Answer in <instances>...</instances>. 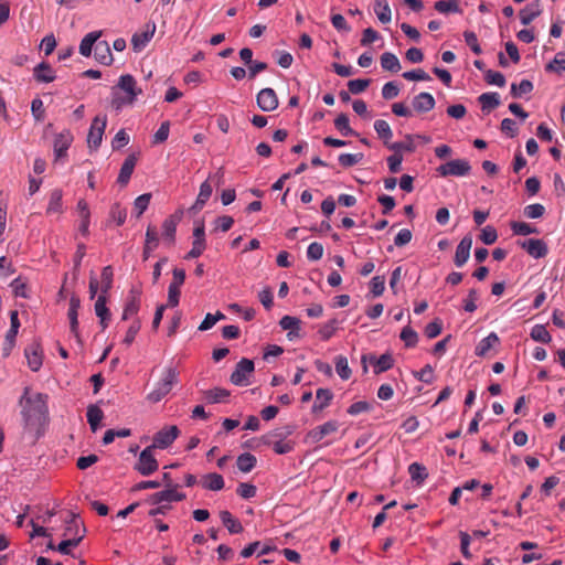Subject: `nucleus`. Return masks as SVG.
I'll list each match as a JSON object with an SVG mask.
<instances>
[{
  "mask_svg": "<svg viewBox=\"0 0 565 565\" xmlns=\"http://www.w3.org/2000/svg\"><path fill=\"white\" fill-rule=\"evenodd\" d=\"M179 435L180 430L175 425L166 426L158 433H156V435L153 436V441L149 447L152 448L153 450L166 449L174 443Z\"/></svg>",
  "mask_w": 565,
  "mask_h": 565,
  "instance_id": "obj_7",
  "label": "nucleus"
},
{
  "mask_svg": "<svg viewBox=\"0 0 565 565\" xmlns=\"http://www.w3.org/2000/svg\"><path fill=\"white\" fill-rule=\"evenodd\" d=\"M178 371L175 367H167L163 372L162 379L158 382L157 386L148 394L147 398L151 403L160 402L166 395L170 393L173 385L178 381Z\"/></svg>",
  "mask_w": 565,
  "mask_h": 565,
  "instance_id": "obj_2",
  "label": "nucleus"
},
{
  "mask_svg": "<svg viewBox=\"0 0 565 565\" xmlns=\"http://www.w3.org/2000/svg\"><path fill=\"white\" fill-rule=\"evenodd\" d=\"M370 83H371V79H369V78H366V79H361V78L351 79L348 83V88H349V92L352 93V94H360V93L364 92L369 87Z\"/></svg>",
  "mask_w": 565,
  "mask_h": 565,
  "instance_id": "obj_58",
  "label": "nucleus"
},
{
  "mask_svg": "<svg viewBox=\"0 0 565 565\" xmlns=\"http://www.w3.org/2000/svg\"><path fill=\"white\" fill-rule=\"evenodd\" d=\"M230 396V392L225 388L215 387L204 392V399L209 403H223Z\"/></svg>",
  "mask_w": 565,
  "mask_h": 565,
  "instance_id": "obj_40",
  "label": "nucleus"
},
{
  "mask_svg": "<svg viewBox=\"0 0 565 565\" xmlns=\"http://www.w3.org/2000/svg\"><path fill=\"white\" fill-rule=\"evenodd\" d=\"M408 472L412 480L417 481L418 483L423 482L428 476L426 468L417 462L409 465Z\"/></svg>",
  "mask_w": 565,
  "mask_h": 565,
  "instance_id": "obj_51",
  "label": "nucleus"
},
{
  "mask_svg": "<svg viewBox=\"0 0 565 565\" xmlns=\"http://www.w3.org/2000/svg\"><path fill=\"white\" fill-rule=\"evenodd\" d=\"M257 105L263 111H273L278 105V97L273 88H263L256 97Z\"/></svg>",
  "mask_w": 565,
  "mask_h": 565,
  "instance_id": "obj_13",
  "label": "nucleus"
},
{
  "mask_svg": "<svg viewBox=\"0 0 565 565\" xmlns=\"http://www.w3.org/2000/svg\"><path fill=\"white\" fill-rule=\"evenodd\" d=\"M486 81L490 85H497L503 87L505 85V77L502 73L489 70L484 76Z\"/></svg>",
  "mask_w": 565,
  "mask_h": 565,
  "instance_id": "obj_64",
  "label": "nucleus"
},
{
  "mask_svg": "<svg viewBox=\"0 0 565 565\" xmlns=\"http://www.w3.org/2000/svg\"><path fill=\"white\" fill-rule=\"evenodd\" d=\"M34 77L39 82L51 83L55 79V73L49 64L42 62L34 68Z\"/></svg>",
  "mask_w": 565,
  "mask_h": 565,
  "instance_id": "obj_34",
  "label": "nucleus"
},
{
  "mask_svg": "<svg viewBox=\"0 0 565 565\" xmlns=\"http://www.w3.org/2000/svg\"><path fill=\"white\" fill-rule=\"evenodd\" d=\"M185 280V271L182 268L173 269V278L168 288V303L169 307H177L179 305L181 286Z\"/></svg>",
  "mask_w": 565,
  "mask_h": 565,
  "instance_id": "obj_10",
  "label": "nucleus"
},
{
  "mask_svg": "<svg viewBox=\"0 0 565 565\" xmlns=\"http://www.w3.org/2000/svg\"><path fill=\"white\" fill-rule=\"evenodd\" d=\"M371 362L374 365L375 374L390 370L394 363L392 355L388 353L382 354L380 358L371 356Z\"/></svg>",
  "mask_w": 565,
  "mask_h": 565,
  "instance_id": "obj_37",
  "label": "nucleus"
},
{
  "mask_svg": "<svg viewBox=\"0 0 565 565\" xmlns=\"http://www.w3.org/2000/svg\"><path fill=\"white\" fill-rule=\"evenodd\" d=\"M113 285V268L110 266H106L102 270V286H100V295L107 296Z\"/></svg>",
  "mask_w": 565,
  "mask_h": 565,
  "instance_id": "obj_50",
  "label": "nucleus"
},
{
  "mask_svg": "<svg viewBox=\"0 0 565 565\" xmlns=\"http://www.w3.org/2000/svg\"><path fill=\"white\" fill-rule=\"evenodd\" d=\"M201 486L211 491H220L224 488V479L220 473H206L201 479Z\"/></svg>",
  "mask_w": 565,
  "mask_h": 565,
  "instance_id": "obj_26",
  "label": "nucleus"
},
{
  "mask_svg": "<svg viewBox=\"0 0 565 565\" xmlns=\"http://www.w3.org/2000/svg\"><path fill=\"white\" fill-rule=\"evenodd\" d=\"M542 12L541 4L539 1H533L526 4L520 11V20L524 25H529L535 18H537Z\"/></svg>",
  "mask_w": 565,
  "mask_h": 565,
  "instance_id": "obj_21",
  "label": "nucleus"
},
{
  "mask_svg": "<svg viewBox=\"0 0 565 565\" xmlns=\"http://www.w3.org/2000/svg\"><path fill=\"white\" fill-rule=\"evenodd\" d=\"M518 244L523 249H525L530 256L534 258H541L547 254V247L542 239L529 238L524 241H519Z\"/></svg>",
  "mask_w": 565,
  "mask_h": 565,
  "instance_id": "obj_14",
  "label": "nucleus"
},
{
  "mask_svg": "<svg viewBox=\"0 0 565 565\" xmlns=\"http://www.w3.org/2000/svg\"><path fill=\"white\" fill-rule=\"evenodd\" d=\"M339 428V424L338 422L335 420H329V422H326L324 424L311 429L307 437L308 439H310L312 443H319L326 436L332 434V433H335Z\"/></svg>",
  "mask_w": 565,
  "mask_h": 565,
  "instance_id": "obj_15",
  "label": "nucleus"
},
{
  "mask_svg": "<svg viewBox=\"0 0 565 565\" xmlns=\"http://www.w3.org/2000/svg\"><path fill=\"white\" fill-rule=\"evenodd\" d=\"M401 339L405 342L407 348H413L416 345L418 335L416 331H414L411 327H404L401 332Z\"/></svg>",
  "mask_w": 565,
  "mask_h": 565,
  "instance_id": "obj_56",
  "label": "nucleus"
},
{
  "mask_svg": "<svg viewBox=\"0 0 565 565\" xmlns=\"http://www.w3.org/2000/svg\"><path fill=\"white\" fill-rule=\"evenodd\" d=\"M434 8L443 14L462 12L459 0H439L435 2Z\"/></svg>",
  "mask_w": 565,
  "mask_h": 565,
  "instance_id": "obj_33",
  "label": "nucleus"
},
{
  "mask_svg": "<svg viewBox=\"0 0 565 565\" xmlns=\"http://www.w3.org/2000/svg\"><path fill=\"white\" fill-rule=\"evenodd\" d=\"M28 364L32 371H39L42 366V355L38 344H32L25 349Z\"/></svg>",
  "mask_w": 565,
  "mask_h": 565,
  "instance_id": "obj_32",
  "label": "nucleus"
},
{
  "mask_svg": "<svg viewBox=\"0 0 565 565\" xmlns=\"http://www.w3.org/2000/svg\"><path fill=\"white\" fill-rule=\"evenodd\" d=\"M254 372V362L249 359H242L231 375L234 385L246 386L249 384V376Z\"/></svg>",
  "mask_w": 565,
  "mask_h": 565,
  "instance_id": "obj_9",
  "label": "nucleus"
},
{
  "mask_svg": "<svg viewBox=\"0 0 565 565\" xmlns=\"http://www.w3.org/2000/svg\"><path fill=\"white\" fill-rule=\"evenodd\" d=\"M153 451L154 450L148 446L140 452L135 465V470H137L141 476H150L158 470L159 463Z\"/></svg>",
  "mask_w": 565,
  "mask_h": 565,
  "instance_id": "obj_6",
  "label": "nucleus"
},
{
  "mask_svg": "<svg viewBox=\"0 0 565 565\" xmlns=\"http://www.w3.org/2000/svg\"><path fill=\"white\" fill-rule=\"evenodd\" d=\"M374 12L381 23L386 24L391 22L392 11L387 0H375Z\"/></svg>",
  "mask_w": 565,
  "mask_h": 565,
  "instance_id": "obj_31",
  "label": "nucleus"
},
{
  "mask_svg": "<svg viewBox=\"0 0 565 565\" xmlns=\"http://www.w3.org/2000/svg\"><path fill=\"white\" fill-rule=\"evenodd\" d=\"M472 246V237L470 235H466L460 243L458 244L455 253V265L457 267H462L470 256V249Z\"/></svg>",
  "mask_w": 565,
  "mask_h": 565,
  "instance_id": "obj_16",
  "label": "nucleus"
},
{
  "mask_svg": "<svg viewBox=\"0 0 565 565\" xmlns=\"http://www.w3.org/2000/svg\"><path fill=\"white\" fill-rule=\"evenodd\" d=\"M86 416H87V422H88L92 430L96 431L99 427V424H100L103 417H104L103 411L96 405H90L87 408Z\"/></svg>",
  "mask_w": 565,
  "mask_h": 565,
  "instance_id": "obj_41",
  "label": "nucleus"
},
{
  "mask_svg": "<svg viewBox=\"0 0 565 565\" xmlns=\"http://www.w3.org/2000/svg\"><path fill=\"white\" fill-rule=\"evenodd\" d=\"M63 192L60 189H55L50 194V200L46 209V214H61L63 212Z\"/></svg>",
  "mask_w": 565,
  "mask_h": 565,
  "instance_id": "obj_29",
  "label": "nucleus"
},
{
  "mask_svg": "<svg viewBox=\"0 0 565 565\" xmlns=\"http://www.w3.org/2000/svg\"><path fill=\"white\" fill-rule=\"evenodd\" d=\"M193 243L192 248L186 254L185 258H196L201 256L206 247L205 244V227L203 223L198 224L193 230Z\"/></svg>",
  "mask_w": 565,
  "mask_h": 565,
  "instance_id": "obj_12",
  "label": "nucleus"
},
{
  "mask_svg": "<svg viewBox=\"0 0 565 565\" xmlns=\"http://www.w3.org/2000/svg\"><path fill=\"white\" fill-rule=\"evenodd\" d=\"M497 238H498V233H497V230L493 226L487 225L486 227H483L481 230L480 239L486 245L493 244L497 241Z\"/></svg>",
  "mask_w": 565,
  "mask_h": 565,
  "instance_id": "obj_62",
  "label": "nucleus"
},
{
  "mask_svg": "<svg viewBox=\"0 0 565 565\" xmlns=\"http://www.w3.org/2000/svg\"><path fill=\"white\" fill-rule=\"evenodd\" d=\"M511 230L515 235H530L536 233V228L524 222H512Z\"/></svg>",
  "mask_w": 565,
  "mask_h": 565,
  "instance_id": "obj_57",
  "label": "nucleus"
},
{
  "mask_svg": "<svg viewBox=\"0 0 565 565\" xmlns=\"http://www.w3.org/2000/svg\"><path fill=\"white\" fill-rule=\"evenodd\" d=\"M184 494L180 493L175 488L166 489L163 491L157 492L152 495L153 503L161 502H178L184 499Z\"/></svg>",
  "mask_w": 565,
  "mask_h": 565,
  "instance_id": "obj_25",
  "label": "nucleus"
},
{
  "mask_svg": "<svg viewBox=\"0 0 565 565\" xmlns=\"http://www.w3.org/2000/svg\"><path fill=\"white\" fill-rule=\"evenodd\" d=\"M212 191L213 189L209 180L204 181L200 186V192L198 194L196 201L191 209L196 211L201 210L211 198Z\"/></svg>",
  "mask_w": 565,
  "mask_h": 565,
  "instance_id": "obj_35",
  "label": "nucleus"
},
{
  "mask_svg": "<svg viewBox=\"0 0 565 565\" xmlns=\"http://www.w3.org/2000/svg\"><path fill=\"white\" fill-rule=\"evenodd\" d=\"M220 518L223 525L228 530L230 533L237 534L243 531L241 522L235 519L228 511H222L220 513Z\"/></svg>",
  "mask_w": 565,
  "mask_h": 565,
  "instance_id": "obj_36",
  "label": "nucleus"
},
{
  "mask_svg": "<svg viewBox=\"0 0 565 565\" xmlns=\"http://www.w3.org/2000/svg\"><path fill=\"white\" fill-rule=\"evenodd\" d=\"M362 153H341L338 160L342 167L349 168L358 164L362 160Z\"/></svg>",
  "mask_w": 565,
  "mask_h": 565,
  "instance_id": "obj_54",
  "label": "nucleus"
},
{
  "mask_svg": "<svg viewBox=\"0 0 565 565\" xmlns=\"http://www.w3.org/2000/svg\"><path fill=\"white\" fill-rule=\"evenodd\" d=\"M179 217L175 215H171L164 220L162 224V239L163 243L168 246H172L175 241V232L177 225L179 222Z\"/></svg>",
  "mask_w": 565,
  "mask_h": 565,
  "instance_id": "obj_17",
  "label": "nucleus"
},
{
  "mask_svg": "<svg viewBox=\"0 0 565 565\" xmlns=\"http://www.w3.org/2000/svg\"><path fill=\"white\" fill-rule=\"evenodd\" d=\"M471 166L465 159L450 160L437 168V172L441 177H465L469 174Z\"/></svg>",
  "mask_w": 565,
  "mask_h": 565,
  "instance_id": "obj_5",
  "label": "nucleus"
},
{
  "mask_svg": "<svg viewBox=\"0 0 565 565\" xmlns=\"http://www.w3.org/2000/svg\"><path fill=\"white\" fill-rule=\"evenodd\" d=\"M339 321L337 319H331L323 323L318 333L322 340H329L331 337L334 335L337 329H338Z\"/></svg>",
  "mask_w": 565,
  "mask_h": 565,
  "instance_id": "obj_46",
  "label": "nucleus"
},
{
  "mask_svg": "<svg viewBox=\"0 0 565 565\" xmlns=\"http://www.w3.org/2000/svg\"><path fill=\"white\" fill-rule=\"evenodd\" d=\"M154 30H156V25H152L151 31L135 33L131 38V44H132L134 50L141 51L148 44V42L151 40V38L153 36Z\"/></svg>",
  "mask_w": 565,
  "mask_h": 565,
  "instance_id": "obj_39",
  "label": "nucleus"
},
{
  "mask_svg": "<svg viewBox=\"0 0 565 565\" xmlns=\"http://www.w3.org/2000/svg\"><path fill=\"white\" fill-rule=\"evenodd\" d=\"M95 60L103 65H110L114 61L110 46L107 41H98L94 47Z\"/></svg>",
  "mask_w": 565,
  "mask_h": 565,
  "instance_id": "obj_19",
  "label": "nucleus"
},
{
  "mask_svg": "<svg viewBox=\"0 0 565 565\" xmlns=\"http://www.w3.org/2000/svg\"><path fill=\"white\" fill-rule=\"evenodd\" d=\"M333 398V393L329 388H318L316 392V402L312 412L318 413L326 408Z\"/></svg>",
  "mask_w": 565,
  "mask_h": 565,
  "instance_id": "obj_27",
  "label": "nucleus"
},
{
  "mask_svg": "<svg viewBox=\"0 0 565 565\" xmlns=\"http://www.w3.org/2000/svg\"><path fill=\"white\" fill-rule=\"evenodd\" d=\"M256 487L252 483L242 482L237 487V494L243 499H252L256 495Z\"/></svg>",
  "mask_w": 565,
  "mask_h": 565,
  "instance_id": "obj_63",
  "label": "nucleus"
},
{
  "mask_svg": "<svg viewBox=\"0 0 565 565\" xmlns=\"http://www.w3.org/2000/svg\"><path fill=\"white\" fill-rule=\"evenodd\" d=\"M498 343L499 337L491 332L477 344L475 353L478 356H484Z\"/></svg>",
  "mask_w": 565,
  "mask_h": 565,
  "instance_id": "obj_30",
  "label": "nucleus"
},
{
  "mask_svg": "<svg viewBox=\"0 0 565 565\" xmlns=\"http://www.w3.org/2000/svg\"><path fill=\"white\" fill-rule=\"evenodd\" d=\"M135 166H136V158L134 156L127 157L120 168L119 175L117 179L119 184L126 185L129 182L130 177L134 172Z\"/></svg>",
  "mask_w": 565,
  "mask_h": 565,
  "instance_id": "obj_28",
  "label": "nucleus"
},
{
  "mask_svg": "<svg viewBox=\"0 0 565 565\" xmlns=\"http://www.w3.org/2000/svg\"><path fill=\"white\" fill-rule=\"evenodd\" d=\"M381 66L383 70L397 73L401 70V63L397 56L391 52L381 55Z\"/></svg>",
  "mask_w": 565,
  "mask_h": 565,
  "instance_id": "obj_38",
  "label": "nucleus"
},
{
  "mask_svg": "<svg viewBox=\"0 0 565 565\" xmlns=\"http://www.w3.org/2000/svg\"><path fill=\"white\" fill-rule=\"evenodd\" d=\"M151 200V193H143L136 198L134 202V209L137 212V216H141L143 212L148 209Z\"/></svg>",
  "mask_w": 565,
  "mask_h": 565,
  "instance_id": "obj_53",
  "label": "nucleus"
},
{
  "mask_svg": "<svg viewBox=\"0 0 565 565\" xmlns=\"http://www.w3.org/2000/svg\"><path fill=\"white\" fill-rule=\"evenodd\" d=\"M106 125H107L106 115H103V116L98 115L93 119V122L90 125L88 136H87V143L90 149L97 150L98 147L100 146Z\"/></svg>",
  "mask_w": 565,
  "mask_h": 565,
  "instance_id": "obj_8",
  "label": "nucleus"
},
{
  "mask_svg": "<svg viewBox=\"0 0 565 565\" xmlns=\"http://www.w3.org/2000/svg\"><path fill=\"white\" fill-rule=\"evenodd\" d=\"M334 126L343 136L354 135L353 129L350 127L349 117L345 114H341L335 118Z\"/></svg>",
  "mask_w": 565,
  "mask_h": 565,
  "instance_id": "obj_48",
  "label": "nucleus"
},
{
  "mask_svg": "<svg viewBox=\"0 0 565 565\" xmlns=\"http://www.w3.org/2000/svg\"><path fill=\"white\" fill-rule=\"evenodd\" d=\"M335 371L342 380L350 379L352 372L345 356L339 355L335 358Z\"/></svg>",
  "mask_w": 565,
  "mask_h": 565,
  "instance_id": "obj_47",
  "label": "nucleus"
},
{
  "mask_svg": "<svg viewBox=\"0 0 565 565\" xmlns=\"http://www.w3.org/2000/svg\"><path fill=\"white\" fill-rule=\"evenodd\" d=\"M47 395L42 393L30 394L25 387L20 399L24 428L28 431L38 430L45 420L47 414Z\"/></svg>",
  "mask_w": 565,
  "mask_h": 565,
  "instance_id": "obj_1",
  "label": "nucleus"
},
{
  "mask_svg": "<svg viewBox=\"0 0 565 565\" xmlns=\"http://www.w3.org/2000/svg\"><path fill=\"white\" fill-rule=\"evenodd\" d=\"M291 433V427H287L286 431L275 430L266 436V444L270 445L277 455L289 454L295 449V441L285 440V437Z\"/></svg>",
  "mask_w": 565,
  "mask_h": 565,
  "instance_id": "obj_3",
  "label": "nucleus"
},
{
  "mask_svg": "<svg viewBox=\"0 0 565 565\" xmlns=\"http://www.w3.org/2000/svg\"><path fill=\"white\" fill-rule=\"evenodd\" d=\"M371 292L374 297H380L385 290V278L383 276H375L370 282Z\"/></svg>",
  "mask_w": 565,
  "mask_h": 565,
  "instance_id": "obj_61",
  "label": "nucleus"
},
{
  "mask_svg": "<svg viewBox=\"0 0 565 565\" xmlns=\"http://www.w3.org/2000/svg\"><path fill=\"white\" fill-rule=\"evenodd\" d=\"M478 99L482 110H491L500 105V96L498 93H483Z\"/></svg>",
  "mask_w": 565,
  "mask_h": 565,
  "instance_id": "obj_43",
  "label": "nucleus"
},
{
  "mask_svg": "<svg viewBox=\"0 0 565 565\" xmlns=\"http://www.w3.org/2000/svg\"><path fill=\"white\" fill-rule=\"evenodd\" d=\"M73 135L70 130L65 129L57 134L54 138L53 150L55 161L63 159L67 156V150L73 142Z\"/></svg>",
  "mask_w": 565,
  "mask_h": 565,
  "instance_id": "obj_11",
  "label": "nucleus"
},
{
  "mask_svg": "<svg viewBox=\"0 0 565 565\" xmlns=\"http://www.w3.org/2000/svg\"><path fill=\"white\" fill-rule=\"evenodd\" d=\"M107 296L99 295L95 302V313L100 320V324L103 329H106L108 326V321L110 320V312L106 306Z\"/></svg>",
  "mask_w": 565,
  "mask_h": 565,
  "instance_id": "obj_24",
  "label": "nucleus"
},
{
  "mask_svg": "<svg viewBox=\"0 0 565 565\" xmlns=\"http://www.w3.org/2000/svg\"><path fill=\"white\" fill-rule=\"evenodd\" d=\"M463 39H465L466 44L471 49V51L475 54L480 55L482 53V50L478 43V38L475 32L465 31Z\"/></svg>",
  "mask_w": 565,
  "mask_h": 565,
  "instance_id": "obj_59",
  "label": "nucleus"
},
{
  "mask_svg": "<svg viewBox=\"0 0 565 565\" xmlns=\"http://www.w3.org/2000/svg\"><path fill=\"white\" fill-rule=\"evenodd\" d=\"M531 338L534 341L546 343L551 340L547 329L543 324H535L531 330Z\"/></svg>",
  "mask_w": 565,
  "mask_h": 565,
  "instance_id": "obj_52",
  "label": "nucleus"
},
{
  "mask_svg": "<svg viewBox=\"0 0 565 565\" xmlns=\"http://www.w3.org/2000/svg\"><path fill=\"white\" fill-rule=\"evenodd\" d=\"M323 256V246L318 242L311 243L307 248V258L312 262L321 259Z\"/></svg>",
  "mask_w": 565,
  "mask_h": 565,
  "instance_id": "obj_60",
  "label": "nucleus"
},
{
  "mask_svg": "<svg viewBox=\"0 0 565 565\" xmlns=\"http://www.w3.org/2000/svg\"><path fill=\"white\" fill-rule=\"evenodd\" d=\"M279 326L281 329L288 331L287 337L289 340H294L299 337L300 320L298 318L284 316L279 321Z\"/></svg>",
  "mask_w": 565,
  "mask_h": 565,
  "instance_id": "obj_22",
  "label": "nucleus"
},
{
  "mask_svg": "<svg viewBox=\"0 0 565 565\" xmlns=\"http://www.w3.org/2000/svg\"><path fill=\"white\" fill-rule=\"evenodd\" d=\"M85 529L83 526V522L78 518V515L72 513L71 519L66 521L65 527V536L74 537L78 536L81 540L84 537Z\"/></svg>",
  "mask_w": 565,
  "mask_h": 565,
  "instance_id": "obj_23",
  "label": "nucleus"
},
{
  "mask_svg": "<svg viewBox=\"0 0 565 565\" xmlns=\"http://www.w3.org/2000/svg\"><path fill=\"white\" fill-rule=\"evenodd\" d=\"M374 129L377 136L383 139L385 145H388V141L393 137V131L391 129L390 124L386 120L377 119L374 122Z\"/></svg>",
  "mask_w": 565,
  "mask_h": 565,
  "instance_id": "obj_44",
  "label": "nucleus"
},
{
  "mask_svg": "<svg viewBox=\"0 0 565 565\" xmlns=\"http://www.w3.org/2000/svg\"><path fill=\"white\" fill-rule=\"evenodd\" d=\"M139 307H140V300H139L138 296H132L125 306L121 319L127 320L130 317L136 316L139 311Z\"/></svg>",
  "mask_w": 565,
  "mask_h": 565,
  "instance_id": "obj_49",
  "label": "nucleus"
},
{
  "mask_svg": "<svg viewBox=\"0 0 565 565\" xmlns=\"http://www.w3.org/2000/svg\"><path fill=\"white\" fill-rule=\"evenodd\" d=\"M533 90V84L529 79H522L519 84L511 85V95L514 98H520L523 95L530 94Z\"/></svg>",
  "mask_w": 565,
  "mask_h": 565,
  "instance_id": "obj_45",
  "label": "nucleus"
},
{
  "mask_svg": "<svg viewBox=\"0 0 565 565\" xmlns=\"http://www.w3.org/2000/svg\"><path fill=\"white\" fill-rule=\"evenodd\" d=\"M435 104L433 95L426 92L419 93L412 100L414 109L418 113H427L435 107Z\"/></svg>",
  "mask_w": 565,
  "mask_h": 565,
  "instance_id": "obj_18",
  "label": "nucleus"
},
{
  "mask_svg": "<svg viewBox=\"0 0 565 565\" xmlns=\"http://www.w3.org/2000/svg\"><path fill=\"white\" fill-rule=\"evenodd\" d=\"M102 36V31H93L87 33L79 43L81 55L88 57L90 56L93 49Z\"/></svg>",
  "mask_w": 565,
  "mask_h": 565,
  "instance_id": "obj_20",
  "label": "nucleus"
},
{
  "mask_svg": "<svg viewBox=\"0 0 565 565\" xmlns=\"http://www.w3.org/2000/svg\"><path fill=\"white\" fill-rule=\"evenodd\" d=\"M79 542H81V537H78V536L68 537L66 540H63L56 546V551L63 555H68L71 553V550L76 547L79 544Z\"/></svg>",
  "mask_w": 565,
  "mask_h": 565,
  "instance_id": "obj_55",
  "label": "nucleus"
},
{
  "mask_svg": "<svg viewBox=\"0 0 565 565\" xmlns=\"http://www.w3.org/2000/svg\"><path fill=\"white\" fill-rule=\"evenodd\" d=\"M256 457L250 452H244L237 457L236 465L242 472H249L256 466Z\"/></svg>",
  "mask_w": 565,
  "mask_h": 565,
  "instance_id": "obj_42",
  "label": "nucleus"
},
{
  "mask_svg": "<svg viewBox=\"0 0 565 565\" xmlns=\"http://www.w3.org/2000/svg\"><path fill=\"white\" fill-rule=\"evenodd\" d=\"M118 87L127 94V97L125 99L115 98L113 100V105L116 109H120L124 104H132L137 96L142 93L141 88L136 86L135 78L129 74L119 77Z\"/></svg>",
  "mask_w": 565,
  "mask_h": 565,
  "instance_id": "obj_4",
  "label": "nucleus"
}]
</instances>
